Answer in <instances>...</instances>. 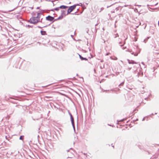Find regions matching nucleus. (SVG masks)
<instances>
[{
	"label": "nucleus",
	"instance_id": "obj_1",
	"mask_svg": "<svg viewBox=\"0 0 159 159\" xmlns=\"http://www.w3.org/2000/svg\"><path fill=\"white\" fill-rule=\"evenodd\" d=\"M40 13H38L37 16L35 17H33L30 20V22L33 24H36L40 21Z\"/></svg>",
	"mask_w": 159,
	"mask_h": 159
},
{
	"label": "nucleus",
	"instance_id": "obj_2",
	"mask_svg": "<svg viewBox=\"0 0 159 159\" xmlns=\"http://www.w3.org/2000/svg\"><path fill=\"white\" fill-rule=\"evenodd\" d=\"M76 5H73L69 7L67 10V14L70 13L72 11H73L76 8Z\"/></svg>",
	"mask_w": 159,
	"mask_h": 159
},
{
	"label": "nucleus",
	"instance_id": "obj_3",
	"mask_svg": "<svg viewBox=\"0 0 159 159\" xmlns=\"http://www.w3.org/2000/svg\"><path fill=\"white\" fill-rule=\"evenodd\" d=\"M137 51L136 52H134L132 53V54H134L135 56H137L140 52V50L138 47H136Z\"/></svg>",
	"mask_w": 159,
	"mask_h": 159
},
{
	"label": "nucleus",
	"instance_id": "obj_4",
	"mask_svg": "<svg viewBox=\"0 0 159 159\" xmlns=\"http://www.w3.org/2000/svg\"><path fill=\"white\" fill-rule=\"evenodd\" d=\"M54 18L50 16H48L46 17L47 20L50 21H52L54 20Z\"/></svg>",
	"mask_w": 159,
	"mask_h": 159
},
{
	"label": "nucleus",
	"instance_id": "obj_5",
	"mask_svg": "<svg viewBox=\"0 0 159 159\" xmlns=\"http://www.w3.org/2000/svg\"><path fill=\"white\" fill-rule=\"evenodd\" d=\"M41 33L42 35H47L46 32L45 31H41Z\"/></svg>",
	"mask_w": 159,
	"mask_h": 159
},
{
	"label": "nucleus",
	"instance_id": "obj_6",
	"mask_svg": "<svg viewBox=\"0 0 159 159\" xmlns=\"http://www.w3.org/2000/svg\"><path fill=\"white\" fill-rule=\"evenodd\" d=\"M68 7L67 6H64V5H62L59 8L61 9H66Z\"/></svg>",
	"mask_w": 159,
	"mask_h": 159
},
{
	"label": "nucleus",
	"instance_id": "obj_7",
	"mask_svg": "<svg viewBox=\"0 0 159 159\" xmlns=\"http://www.w3.org/2000/svg\"><path fill=\"white\" fill-rule=\"evenodd\" d=\"M70 118L71 120V121L72 124H74V119L73 117H72V115L71 114H70Z\"/></svg>",
	"mask_w": 159,
	"mask_h": 159
},
{
	"label": "nucleus",
	"instance_id": "obj_8",
	"mask_svg": "<svg viewBox=\"0 0 159 159\" xmlns=\"http://www.w3.org/2000/svg\"><path fill=\"white\" fill-rule=\"evenodd\" d=\"M79 56L80 57V58L82 60H86V61H87L88 60V59H87L86 58H84L83 57H82L81 56H80V55H79Z\"/></svg>",
	"mask_w": 159,
	"mask_h": 159
},
{
	"label": "nucleus",
	"instance_id": "obj_9",
	"mask_svg": "<svg viewBox=\"0 0 159 159\" xmlns=\"http://www.w3.org/2000/svg\"><path fill=\"white\" fill-rule=\"evenodd\" d=\"M111 58L113 60H116L117 59V58L116 57H111Z\"/></svg>",
	"mask_w": 159,
	"mask_h": 159
},
{
	"label": "nucleus",
	"instance_id": "obj_10",
	"mask_svg": "<svg viewBox=\"0 0 159 159\" xmlns=\"http://www.w3.org/2000/svg\"><path fill=\"white\" fill-rule=\"evenodd\" d=\"M129 64H136V63L134 61H129Z\"/></svg>",
	"mask_w": 159,
	"mask_h": 159
},
{
	"label": "nucleus",
	"instance_id": "obj_11",
	"mask_svg": "<svg viewBox=\"0 0 159 159\" xmlns=\"http://www.w3.org/2000/svg\"><path fill=\"white\" fill-rule=\"evenodd\" d=\"M65 12H66V11H62V15L63 16H66V14H65Z\"/></svg>",
	"mask_w": 159,
	"mask_h": 159
},
{
	"label": "nucleus",
	"instance_id": "obj_12",
	"mask_svg": "<svg viewBox=\"0 0 159 159\" xmlns=\"http://www.w3.org/2000/svg\"><path fill=\"white\" fill-rule=\"evenodd\" d=\"M20 140H23V136H21L20 137Z\"/></svg>",
	"mask_w": 159,
	"mask_h": 159
},
{
	"label": "nucleus",
	"instance_id": "obj_13",
	"mask_svg": "<svg viewBox=\"0 0 159 159\" xmlns=\"http://www.w3.org/2000/svg\"><path fill=\"white\" fill-rule=\"evenodd\" d=\"M45 98H52V97H49V96H45Z\"/></svg>",
	"mask_w": 159,
	"mask_h": 159
},
{
	"label": "nucleus",
	"instance_id": "obj_14",
	"mask_svg": "<svg viewBox=\"0 0 159 159\" xmlns=\"http://www.w3.org/2000/svg\"><path fill=\"white\" fill-rule=\"evenodd\" d=\"M59 7H58V8H55V9L56 10H57V11H58L59 10Z\"/></svg>",
	"mask_w": 159,
	"mask_h": 159
},
{
	"label": "nucleus",
	"instance_id": "obj_15",
	"mask_svg": "<svg viewBox=\"0 0 159 159\" xmlns=\"http://www.w3.org/2000/svg\"><path fill=\"white\" fill-rule=\"evenodd\" d=\"M131 67H129L128 68V70H130L131 69Z\"/></svg>",
	"mask_w": 159,
	"mask_h": 159
},
{
	"label": "nucleus",
	"instance_id": "obj_16",
	"mask_svg": "<svg viewBox=\"0 0 159 159\" xmlns=\"http://www.w3.org/2000/svg\"><path fill=\"white\" fill-rule=\"evenodd\" d=\"M110 53H107V54H106V55H108L110 54Z\"/></svg>",
	"mask_w": 159,
	"mask_h": 159
},
{
	"label": "nucleus",
	"instance_id": "obj_17",
	"mask_svg": "<svg viewBox=\"0 0 159 159\" xmlns=\"http://www.w3.org/2000/svg\"><path fill=\"white\" fill-rule=\"evenodd\" d=\"M158 25L159 26V21H158Z\"/></svg>",
	"mask_w": 159,
	"mask_h": 159
}]
</instances>
